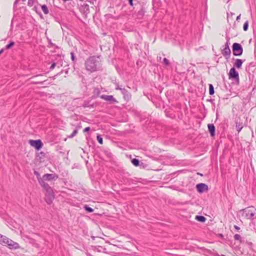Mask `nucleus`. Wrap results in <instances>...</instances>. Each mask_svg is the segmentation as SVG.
Returning <instances> with one entry per match:
<instances>
[{"label":"nucleus","instance_id":"473e14b6","mask_svg":"<svg viewBox=\"0 0 256 256\" xmlns=\"http://www.w3.org/2000/svg\"><path fill=\"white\" fill-rule=\"evenodd\" d=\"M78 130L76 128L74 130L72 133L68 137L69 138H72L74 137L78 134Z\"/></svg>","mask_w":256,"mask_h":256},{"label":"nucleus","instance_id":"b1692460","mask_svg":"<svg viewBox=\"0 0 256 256\" xmlns=\"http://www.w3.org/2000/svg\"><path fill=\"white\" fill-rule=\"evenodd\" d=\"M34 174L36 176L38 182H40V180H42V177H40V174L38 171L34 170Z\"/></svg>","mask_w":256,"mask_h":256},{"label":"nucleus","instance_id":"20e7f679","mask_svg":"<svg viewBox=\"0 0 256 256\" xmlns=\"http://www.w3.org/2000/svg\"><path fill=\"white\" fill-rule=\"evenodd\" d=\"M230 43L226 42L225 44L222 46L223 48L221 49L222 54L226 58L228 59L230 58L231 51L229 48Z\"/></svg>","mask_w":256,"mask_h":256},{"label":"nucleus","instance_id":"603ef678","mask_svg":"<svg viewBox=\"0 0 256 256\" xmlns=\"http://www.w3.org/2000/svg\"><path fill=\"white\" fill-rule=\"evenodd\" d=\"M227 18H228H228H229V14H228V17H227Z\"/></svg>","mask_w":256,"mask_h":256},{"label":"nucleus","instance_id":"2eb2a0df","mask_svg":"<svg viewBox=\"0 0 256 256\" xmlns=\"http://www.w3.org/2000/svg\"><path fill=\"white\" fill-rule=\"evenodd\" d=\"M80 10L83 12L84 14H88L90 12V8L89 6L87 4H84L81 6L80 7Z\"/></svg>","mask_w":256,"mask_h":256},{"label":"nucleus","instance_id":"a878e982","mask_svg":"<svg viewBox=\"0 0 256 256\" xmlns=\"http://www.w3.org/2000/svg\"><path fill=\"white\" fill-rule=\"evenodd\" d=\"M84 209L88 212H94V209L90 207L88 205H85L84 206Z\"/></svg>","mask_w":256,"mask_h":256},{"label":"nucleus","instance_id":"cd10ccee","mask_svg":"<svg viewBox=\"0 0 256 256\" xmlns=\"http://www.w3.org/2000/svg\"><path fill=\"white\" fill-rule=\"evenodd\" d=\"M234 240H239L240 242H242V238L241 236L238 234H236L234 236Z\"/></svg>","mask_w":256,"mask_h":256},{"label":"nucleus","instance_id":"6ab92c4d","mask_svg":"<svg viewBox=\"0 0 256 256\" xmlns=\"http://www.w3.org/2000/svg\"><path fill=\"white\" fill-rule=\"evenodd\" d=\"M70 56H71V60L73 63V66L74 68V66L76 62V56L74 55V53L73 52H70Z\"/></svg>","mask_w":256,"mask_h":256},{"label":"nucleus","instance_id":"2f4dec72","mask_svg":"<svg viewBox=\"0 0 256 256\" xmlns=\"http://www.w3.org/2000/svg\"><path fill=\"white\" fill-rule=\"evenodd\" d=\"M162 64H164L166 66H168L170 64V62L166 58H164L162 62Z\"/></svg>","mask_w":256,"mask_h":256},{"label":"nucleus","instance_id":"13d9d810","mask_svg":"<svg viewBox=\"0 0 256 256\" xmlns=\"http://www.w3.org/2000/svg\"><path fill=\"white\" fill-rule=\"evenodd\" d=\"M23 2H24L26 0H22Z\"/></svg>","mask_w":256,"mask_h":256},{"label":"nucleus","instance_id":"a18cd8bd","mask_svg":"<svg viewBox=\"0 0 256 256\" xmlns=\"http://www.w3.org/2000/svg\"><path fill=\"white\" fill-rule=\"evenodd\" d=\"M116 90H122V89H123V88H120V86H118L116 87Z\"/></svg>","mask_w":256,"mask_h":256},{"label":"nucleus","instance_id":"864d4df0","mask_svg":"<svg viewBox=\"0 0 256 256\" xmlns=\"http://www.w3.org/2000/svg\"><path fill=\"white\" fill-rule=\"evenodd\" d=\"M220 236H221V237H223V235H222V234H220Z\"/></svg>","mask_w":256,"mask_h":256},{"label":"nucleus","instance_id":"c9c22d12","mask_svg":"<svg viewBox=\"0 0 256 256\" xmlns=\"http://www.w3.org/2000/svg\"><path fill=\"white\" fill-rule=\"evenodd\" d=\"M102 248V246H94V250H96V251H98V252H100V251H101V250H100V249H101V248Z\"/></svg>","mask_w":256,"mask_h":256},{"label":"nucleus","instance_id":"39448f33","mask_svg":"<svg viewBox=\"0 0 256 256\" xmlns=\"http://www.w3.org/2000/svg\"><path fill=\"white\" fill-rule=\"evenodd\" d=\"M228 76L230 79L236 80L238 84L239 83L240 80L238 72L234 68H230L228 74Z\"/></svg>","mask_w":256,"mask_h":256},{"label":"nucleus","instance_id":"9d476101","mask_svg":"<svg viewBox=\"0 0 256 256\" xmlns=\"http://www.w3.org/2000/svg\"><path fill=\"white\" fill-rule=\"evenodd\" d=\"M100 98L106 101L110 102L112 104L117 102V101L116 100V98H114V96L112 95L107 96L102 94L100 96Z\"/></svg>","mask_w":256,"mask_h":256},{"label":"nucleus","instance_id":"4c0bfd02","mask_svg":"<svg viewBox=\"0 0 256 256\" xmlns=\"http://www.w3.org/2000/svg\"><path fill=\"white\" fill-rule=\"evenodd\" d=\"M47 80H40V81H38V82H36V81H34V82H33L34 84H43L44 82L46 81Z\"/></svg>","mask_w":256,"mask_h":256},{"label":"nucleus","instance_id":"ddd939ff","mask_svg":"<svg viewBox=\"0 0 256 256\" xmlns=\"http://www.w3.org/2000/svg\"><path fill=\"white\" fill-rule=\"evenodd\" d=\"M121 92L124 95V98L125 100L128 101L130 99L131 94L126 89L123 88V89L121 90Z\"/></svg>","mask_w":256,"mask_h":256},{"label":"nucleus","instance_id":"dca6fc26","mask_svg":"<svg viewBox=\"0 0 256 256\" xmlns=\"http://www.w3.org/2000/svg\"><path fill=\"white\" fill-rule=\"evenodd\" d=\"M243 60L241 59H236L234 64V68H242Z\"/></svg>","mask_w":256,"mask_h":256},{"label":"nucleus","instance_id":"aec40b11","mask_svg":"<svg viewBox=\"0 0 256 256\" xmlns=\"http://www.w3.org/2000/svg\"><path fill=\"white\" fill-rule=\"evenodd\" d=\"M82 106L84 108H93L94 107V104H90V102L88 101H85L84 102V104H82Z\"/></svg>","mask_w":256,"mask_h":256},{"label":"nucleus","instance_id":"5fc2aeb1","mask_svg":"<svg viewBox=\"0 0 256 256\" xmlns=\"http://www.w3.org/2000/svg\"><path fill=\"white\" fill-rule=\"evenodd\" d=\"M230 14H231V15H232H232H234V13H232V12H230Z\"/></svg>","mask_w":256,"mask_h":256},{"label":"nucleus","instance_id":"37998d69","mask_svg":"<svg viewBox=\"0 0 256 256\" xmlns=\"http://www.w3.org/2000/svg\"><path fill=\"white\" fill-rule=\"evenodd\" d=\"M234 228H235L236 230H240V228L238 226H236V225H235V226H234Z\"/></svg>","mask_w":256,"mask_h":256},{"label":"nucleus","instance_id":"49530a36","mask_svg":"<svg viewBox=\"0 0 256 256\" xmlns=\"http://www.w3.org/2000/svg\"><path fill=\"white\" fill-rule=\"evenodd\" d=\"M157 59H158V60H161V59H162V57H161V56H159V57H158H158H157Z\"/></svg>","mask_w":256,"mask_h":256},{"label":"nucleus","instance_id":"f257e3e1","mask_svg":"<svg viewBox=\"0 0 256 256\" xmlns=\"http://www.w3.org/2000/svg\"><path fill=\"white\" fill-rule=\"evenodd\" d=\"M84 65L86 70L90 72L100 70L102 67L100 57L95 56L89 57L86 60Z\"/></svg>","mask_w":256,"mask_h":256},{"label":"nucleus","instance_id":"4468645a","mask_svg":"<svg viewBox=\"0 0 256 256\" xmlns=\"http://www.w3.org/2000/svg\"><path fill=\"white\" fill-rule=\"evenodd\" d=\"M208 126L210 136L212 137H214L215 136V126L212 124H208Z\"/></svg>","mask_w":256,"mask_h":256},{"label":"nucleus","instance_id":"f704fd0d","mask_svg":"<svg viewBox=\"0 0 256 256\" xmlns=\"http://www.w3.org/2000/svg\"><path fill=\"white\" fill-rule=\"evenodd\" d=\"M94 96H98L100 94V92L98 88H95L94 90Z\"/></svg>","mask_w":256,"mask_h":256},{"label":"nucleus","instance_id":"7ed1b4c3","mask_svg":"<svg viewBox=\"0 0 256 256\" xmlns=\"http://www.w3.org/2000/svg\"><path fill=\"white\" fill-rule=\"evenodd\" d=\"M232 54L234 56H240L242 54L243 48L240 44L235 42L232 46Z\"/></svg>","mask_w":256,"mask_h":256},{"label":"nucleus","instance_id":"412c9836","mask_svg":"<svg viewBox=\"0 0 256 256\" xmlns=\"http://www.w3.org/2000/svg\"><path fill=\"white\" fill-rule=\"evenodd\" d=\"M132 163L134 166H138L140 165V160L137 158H133L132 160Z\"/></svg>","mask_w":256,"mask_h":256},{"label":"nucleus","instance_id":"8fccbe9b","mask_svg":"<svg viewBox=\"0 0 256 256\" xmlns=\"http://www.w3.org/2000/svg\"><path fill=\"white\" fill-rule=\"evenodd\" d=\"M38 76H42V74L36 75V76H34L33 78Z\"/></svg>","mask_w":256,"mask_h":256},{"label":"nucleus","instance_id":"c03bdc74","mask_svg":"<svg viewBox=\"0 0 256 256\" xmlns=\"http://www.w3.org/2000/svg\"><path fill=\"white\" fill-rule=\"evenodd\" d=\"M240 16H241V15H240V14H239L238 16H237L236 18V20L237 21H238V20H240Z\"/></svg>","mask_w":256,"mask_h":256},{"label":"nucleus","instance_id":"7c9ffc66","mask_svg":"<svg viewBox=\"0 0 256 256\" xmlns=\"http://www.w3.org/2000/svg\"><path fill=\"white\" fill-rule=\"evenodd\" d=\"M36 156L39 157L40 159L45 157V153L44 152H40V153L36 154Z\"/></svg>","mask_w":256,"mask_h":256},{"label":"nucleus","instance_id":"de8ad7c7","mask_svg":"<svg viewBox=\"0 0 256 256\" xmlns=\"http://www.w3.org/2000/svg\"><path fill=\"white\" fill-rule=\"evenodd\" d=\"M4 51V48H2L0 50V53H2Z\"/></svg>","mask_w":256,"mask_h":256},{"label":"nucleus","instance_id":"3c124183","mask_svg":"<svg viewBox=\"0 0 256 256\" xmlns=\"http://www.w3.org/2000/svg\"><path fill=\"white\" fill-rule=\"evenodd\" d=\"M17 3H18V0H16V1L14 2V4H16Z\"/></svg>","mask_w":256,"mask_h":256},{"label":"nucleus","instance_id":"ea45409f","mask_svg":"<svg viewBox=\"0 0 256 256\" xmlns=\"http://www.w3.org/2000/svg\"><path fill=\"white\" fill-rule=\"evenodd\" d=\"M90 130V127H86V128L83 130V132H88Z\"/></svg>","mask_w":256,"mask_h":256},{"label":"nucleus","instance_id":"bf43d9fd","mask_svg":"<svg viewBox=\"0 0 256 256\" xmlns=\"http://www.w3.org/2000/svg\"><path fill=\"white\" fill-rule=\"evenodd\" d=\"M222 256H226L225 255H222Z\"/></svg>","mask_w":256,"mask_h":256},{"label":"nucleus","instance_id":"6e6d98bb","mask_svg":"<svg viewBox=\"0 0 256 256\" xmlns=\"http://www.w3.org/2000/svg\"><path fill=\"white\" fill-rule=\"evenodd\" d=\"M2 238V235H1V234H0V238Z\"/></svg>","mask_w":256,"mask_h":256},{"label":"nucleus","instance_id":"f8f14e48","mask_svg":"<svg viewBox=\"0 0 256 256\" xmlns=\"http://www.w3.org/2000/svg\"><path fill=\"white\" fill-rule=\"evenodd\" d=\"M54 196L53 194V192H48L46 194V197L44 198L45 201L46 202L50 204L52 202V200H54Z\"/></svg>","mask_w":256,"mask_h":256},{"label":"nucleus","instance_id":"e433bc0d","mask_svg":"<svg viewBox=\"0 0 256 256\" xmlns=\"http://www.w3.org/2000/svg\"><path fill=\"white\" fill-rule=\"evenodd\" d=\"M166 114L167 117L173 118L174 117V115L172 114H168V112H166Z\"/></svg>","mask_w":256,"mask_h":256},{"label":"nucleus","instance_id":"f3484780","mask_svg":"<svg viewBox=\"0 0 256 256\" xmlns=\"http://www.w3.org/2000/svg\"><path fill=\"white\" fill-rule=\"evenodd\" d=\"M243 128V124L242 122H238V121L236 122V128L238 132H240L242 129Z\"/></svg>","mask_w":256,"mask_h":256},{"label":"nucleus","instance_id":"4be33fe9","mask_svg":"<svg viewBox=\"0 0 256 256\" xmlns=\"http://www.w3.org/2000/svg\"><path fill=\"white\" fill-rule=\"evenodd\" d=\"M209 94L210 95H212L214 93V87L212 84H209Z\"/></svg>","mask_w":256,"mask_h":256},{"label":"nucleus","instance_id":"c756f323","mask_svg":"<svg viewBox=\"0 0 256 256\" xmlns=\"http://www.w3.org/2000/svg\"><path fill=\"white\" fill-rule=\"evenodd\" d=\"M96 138H97L98 142L100 144H103V139H102V137L100 136V135L98 134L96 136Z\"/></svg>","mask_w":256,"mask_h":256},{"label":"nucleus","instance_id":"a19ab883","mask_svg":"<svg viewBox=\"0 0 256 256\" xmlns=\"http://www.w3.org/2000/svg\"><path fill=\"white\" fill-rule=\"evenodd\" d=\"M226 42L230 43V38L229 37V36H226Z\"/></svg>","mask_w":256,"mask_h":256},{"label":"nucleus","instance_id":"0eeeda50","mask_svg":"<svg viewBox=\"0 0 256 256\" xmlns=\"http://www.w3.org/2000/svg\"><path fill=\"white\" fill-rule=\"evenodd\" d=\"M244 214V216L248 219H254L256 218V213L253 212L252 210L248 209V208H244L242 210Z\"/></svg>","mask_w":256,"mask_h":256},{"label":"nucleus","instance_id":"1a4fd4ad","mask_svg":"<svg viewBox=\"0 0 256 256\" xmlns=\"http://www.w3.org/2000/svg\"><path fill=\"white\" fill-rule=\"evenodd\" d=\"M58 178V176L56 174H46L42 176L43 180L51 181Z\"/></svg>","mask_w":256,"mask_h":256},{"label":"nucleus","instance_id":"6e6552de","mask_svg":"<svg viewBox=\"0 0 256 256\" xmlns=\"http://www.w3.org/2000/svg\"><path fill=\"white\" fill-rule=\"evenodd\" d=\"M196 188L199 193H202L207 192L208 190V187L207 184L204 183H200L196 185Z\"/></svg>","mask_w":256,"mask_h":256},{"label":"nucleus","instance_id":"f03ea898","mask_svg":"<svg viewBox=\"0 0 256 256\" xmlns=\"http://www.w3.org/2000/svg\"><path fill=\"white\" fill-rule=\"evenodd\" d=\"M0 242L2 244L6 245L10 248H17L19 247L18 243L14 242L7 237L2 236V238H0Z\"/></svg>","mask_w":256,"mask_h":256},{"label":"nucleus","instance_id":"9b49d317","mask_svg":"<svg viewBox=\"0 0 256 256\" xmlns=\"http://www.w3.org/2000/svg\"><path fill=\"white\" fill-rule=\"evenodd\" d=\"M39 184L46 190L47 193L53 192L52 188L48 185V184L45 182L44 180H40Z\"/></svg>","mask_w":256,"mask_h":256},{"label":"nucleus","instance_id":"09e8293b","mask_svg":"<svg viewBox=\"0 0 256 256\" xmlns=\"http://www.w3.org/2000/svg\"><path fill=\"white\" fill-rule=\"evenodd\" d=\"M87 256H92L90 253L88 252L86 253Z\"/></svg>","mask_w":256,"mask_h":256},{"label":"nucleus","instance_id":"052dcab7","mask_svg":"<svg viewBox=\"0 0 256 256\" xmlns=\"http://www.w3.org/2000/svg\"><path fill=\"white\" fill-rule=\"evenodd\" d=\"M1 54V53H0V54Z\"/></svg>","mask_w":256,"mask_h":256},{"label":"nucleus","instance_id":"79ce46f5","mask_svg":"<svg viewBox=\"0 0 256 256\" xmlns=\"http://www.w3.org/2000/svg\"><path fill=\"white\" fill-rule=\"evenodd\" d=\"M128 2H129V4L130 6H133L134 5V4H133V0H128Z\"/></svg>","mask_w":256,"mask_h":256},{"label":"nucleus","instance_id":"a211bd4d","mask_svg":"<svg viewBox=\"0 0 256 256\" xmlns=\"http://www.w3.org/2000/svg\"><path fill=\"white\" fill-rule=\"evenodd\" d=\"M195 218L198 221L202 222H204L206 220V218L202 216H196Z\"/></svg>","mask_w":256,"mask_h":256},{"label":"nucleus","instance_id":"393cba45","mask_svg":"<svg viewBox=\"0 0 256 256\" xmlns=\"http://www.w3.org/2000/svg\"><path fill=\"white\" fill-rule=\"evenodd\" d=\"M144 15V11L143 10V8H141L140 10H139L137 13V16L138 18H142Z\"/></svg>","mask_w":256,"mask_h":256},{"label":"nucleus","instance_id":"58836bf2","mask_svg":"<svg viewBox=\"0 0 256 256\" xmlns=\"http://www.w3.org/2000/svg\"><path fill=\"white\" fill-rule=\"evenodd\" d=\"M56 66V63L53 62L50 67V70H52L55 68Z\"/></svg>","mask_w":256,"mask_h":256},{"label":"nucleus","instance_id":"423d86ee","mask_svg":"<svg viewBox=\"0 0 256 256\" xmlns=\"http://www.w3.org/2000/svg\"><path fill=\"white\" fill-rule=\"evenodd\" d=\"M29 143L31 146L34 147L36 150H40L43 144L40 140H30Z\"/></svg>","mask_w":256,"mask_h":256},{"label":"nucleus","instance_id":"72a5a7b5","mask_svg":"<svg viewBox=\"0 0 256 256\" xmlns=\"http://www.w3.org/2000/svg\"><path fill=\"white\" fill-rule=\"evenodd\" d=\"M35 0H28V5L29 6H32L34 4Z\"/></svg>","mask_w":256,"mask_h":256},{"label":"nucleus","instance_id":"5701e85b","mask_svg":"<svg viewBox=\"0 0 256 256\" xmlns=\"http://www.w3.org/2000/svg\"><path fill=\"white\" fill-rule=\"evenodd\" d=\"M41 7L44 13L46 14H48V10L47 6L46 4H43Z\"/></svg>","mask_w":256,"mask_h":256},{"label":"nucleus","instance_id":"bb28decb","mask_svg":"<svg viewBox=\"0 0 256 256\" xmlns=\"http://www.w3.org/2000/svg\"><path fill=\"white\" fill-rule=\"evenodd\" d=\"M14 45V42L12 40L10 41L8 44L6 45V49L8 50Z\"/></svg>","mask_w":256,"mask_h":256},{"label":"nucleus","instance_id":"c85d7f7f","mask_svg":"<svg viewBox=\"0 0 256 256\" xmlns=\"http://www.w3.org/2000/svg\"><path fill=\"white\" fill-rule=\"evenodd\" d=\"M248 28V21L246 20L244 24L243 30L244 31H247Z\"/></svg>","mask_w":256,"mask_h":256},{"label":"nucleus","instance_id":"4d7b16f0","mask_svg":"<svg viewBox=\"0 0 256 256\" xmlns=\"http://www.w3.org/2000/svg\"><path fill=\"white\" fill-rule=\"evenodd\" d=\"M92 239H94V236H92Z\"/></svg>","mask_w":256,"mask_h":256}]
</instances>
